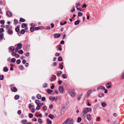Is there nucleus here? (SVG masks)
I'll return each mask as SVG.
<instances>
[{"mask_svg":"<svg viewBox=\"0 0 124 124\" xmlns=\"http://www.w3.org/2000/svg\"><path fill=\"white\" fill-rule=\"evenodd\" d=\"M93 92V90H89L86 94V96L87 98L90 95L91 93Z\"/></svg>","mask_w":124,"mask_h":124,"instance_id":"obj_1","label":"nucleus"},{"mask_svg":"<svg viewBox=\"0 0 124 124\" xmlns=\"http://www.w3.org/2000/svg\"><path fill=\"white\" fill-rule=\"evenodd\" d=\"M70 95L72 97H74L75 96V92L74 90H72L69 93Z\"/></svg>","mask_w":124,"mask_h":124,"instance_id":"obj_2","label":"nucleus"},{"mask_svg":"<svg viewBox=\"0 0 124 124\" xmlns=\"http://www.w3.org/2000/svg\"><path fill=\"white\" fill-rule=\"evenodd\" d=\"M37 101H38V102H40V101L39 100H35V103H36L37 105H39V106H42L44 105L43 103H37Z\"/></svg>","mask_w":124,"mask_h":124,"instance_id":"obj_3","label":"nucleus"},{"mask_svg":"<svg viewBox=\"0 0 124 124\" xmlns=\"http://www.w3.org/2000/svg\"><path fill=\"white\" fill-rule=\"evenodd\" d=\"M16 46H17V47L19 49H21L22 48V45L21 44H17L16 45Z\"/></svg>","mask_w":124,"mask_h":124,"instance_id":"obj_4","label":"nucleus"},{"mask_svg":"<svg viewBox=\"0 0 124 124\" xmlns=\"http://www.w3.org/2000/svg\"><path fill=\"white\" fill-rule=\"evenodd\" d=\"M6 14L9 17L12 16V13L9 11H8L7 12Z\"/></svg>","mask_w":124,"mask_h":124,"instance_id":"obj_5","label":"nucleus"},{"mask_svg":"<svg viewBox=\"0 0 124 124\" xmlns=\"http://www.w3.org/2000/svg\"><path fill=\"white\" fill-rule=\"evenodd\" d=\"M59 89L60 93H62L63 90V86H60L59 88Z\"/></svg>","mask_w":124,"mask_h":124,"instance_id":"obj_6","label":"nucleus"},{"mask_svg":"<svg viewBox=\"0 0 124 124\" xmlns=\"http://www.w3.org/2000/svg\"><path fill=\"white\" fill-rule=\"evenodd\" d=\"M60 34L58 33H55L54 35V36L55 38H58L60 37Z\"/></svg>","mask_w":124,"mask_h":124,"instance_id":"obj_7","label":"nucleus"},{"mask_svg":"<svg viewBox=\"0 0 124 124\" xmlns=\"http://www.w3.org/2000/svg\"><path fill=\"white\" fill-rule=\"evenodd\" d=\"M43 28V26H40L37 27H36L35 28V30H40L42 29Z\"/></svg>","mask_w":124,"mask_h":124,"instance_id":"obj_8","label":"nucleus"},{"mask_svg":"<svg viewBox=\"0 0 124 124\" xmlns=\"http://www.w3.org/2000/svg\"><path fill=\"white\" fill-rule=\"evenodd\" d=\"M9 49L12 52H14L15 50L14 47L13 46H11L9 47Z\"/></svg>","mask_w":124,"mask_h":124,"instance_id":"obj_9","label":"nucleus"},{"mask_svg":"<svg viewBox=\"0 0 124 124\" xmlns=\"http://www.w3.org/2000/svg\"><path fill=\"white\" fill-rule=\"evenodd\" d=\"M111 84L110 83H108L106 85V86L107 88L108 89H109L111 88Z\"/></svg>","mask_w":124,"mask_h":124,"instance_id":"obj_10","label":"nucleus"},{"mask_svg":"<svg viewBox=\"0 0 124 124\" xmlns=\"http://www.w3.org/2000/svg\"><path fill=\"white\" fill-rule=\"evenodd\" d=\"M86 118L89 121L91 119V115L90 114H88L86 115Z\"/></svg>","mask_w":124,"mask_h":124,"instance_id":"obj_11","label":"nucleus"},{"mask_svg":"<svg viewBox=\"0 0 124 124\" xmlns=\"http://www.w3.org/2000/svg\"><path fill=\"white\" fill-rule=\"evenodd\" d=\"M88 112H89V108H85L83 110V112L85 114L87 113Z\"/></svg>","mask_w":124,"mask_h":124,"instance_id":"obj_12","label":"nucleus"},{"mask_svg":"<svg viewBox=\"0 0 124 124\" xmlns=\"http://www.w3.org/2000/svg\"><path fill=\"white\" fill-rule=\"evenodd\" d=\"M11 90L12 91L14 92H16L17 90L16 88L15 87H12L11 88Z\"/></svg>","mask_w":124,"mask_h":124,"instance_id":"obj_13","label":"nucleus"},{"mask_svg":"<svg viewBox=\"0 0 124 124\" xmlns=\"http://www.w3.org/2000/svg\"><path fill=\"white\" fill-rule=\"evenodd\" d=\"M8 32L9 34H12L13 33V31L12 29H8Z\"/></svg>","mask_w":124,"mask_h":124,"instance_id":"obj_14","label":"nucleus"},{"mask_svg":"<svg viewBox=\"0 0 124 124\" xmlns=\"http://www.w3.org/2000/svg\"><path fill=\"white\" fill-rule=\"evenodd\" d=\"M53 91V90L50 89H47L46 90L47 92L49 94H50Z\"/></svg>","mask_w":124,"mask_h":124,"instance_id":"obj_15","label":"nucleus"},{"mask_svg":"<svg viewBox=\"0 0 124 124\" xmlns=\"http://www.w3.org/2000/svg\"><path fill=\"white\" fill-rule=\"evenodd\" d=\"M27 26V24L25 23H23L21 25V27L22 28H23L24 27H26Z\"/></svg>","mask_w":124,"mask_h":124,"instance_id":"obj_16","label":"nucleus"},{"mask_svg":"<svg viewBox=\"0 0 124 124\" xmlns=\"http://www.w3.org/2000/svg\"><path fill=\"white\" fill-rule=\"evenodd\" d=\"M4 38L3 34V33L0 34V39L1 40L3 39Z\"/></svg>","mask_w":124,"mask_h":124,"instance_id":"obj_17","label":"nucleus"},{"mask_svg":"<svg viewBox=\"0 0 124 124\" xmlns=\"http://www.w3.org/2000/svg\"><path fill=\"white\" fill-rule=\"evenodd\" d=\"M101 106L102 107H105L107 105L106 103L104 102H102L101 103Z\"/></svg>","mask_w":124,"mask_h":124,"instance_id":"obj_18","label":"nucleus"},{"mask_svg":"<svg viewBox=\"0 0 124 124\" xmlns=\"http://www.w3.org/2000/svg\"><path fill=\"white\" fill-rule=\"evenodd\" d=\"M70 118H68L62 124H67L68 121H70Z\"/></svg>","mask_w":124,"mask_h":124,"instance_id":"obj_19","label":"nucleus"},{"mask_svg":"<svg viewBox=\"0 0 124 124\" xmlns=\"http://www.w3.org/2000/svg\"><path fill=\"white\" fill-rule=\"evenodd\" d=\"M80 21V20H78L74 22V24L75 25H78Z\"/></svg>","mask_w":124,"mask_h":124,"instance_id":"obj_20","label":"nucleus"},{"mask_svg":"<svg viewBox=\"0 0 124 124\" xmlns=\"http://www.w3.org/2000/svg\"><path fill=\"white\" fill-rule=\"evenodd\" d=\"M46 121L47 123V124H52V121L50 120L49 119H47Z\"/></svg>","mask_w":124,"mask_h":124,"instance_id":"obj_21","label":"nucleus"},{"mask_svg":"<svg viewBox=\"0 0 124 124\" xmlns=\"http://www.w3.org/2000/svg\"><path fill=\"white\" fill-rule=\"evenodd\" d=\"M62 73V72L61 71H58L57 72V76L58 77Z\"/></svg>","mask_w":124,"mask_h":124,"instance_id":"obj_22","label":"nucleus"},{"mask_svg":"<svg viewBox=\"0 0 124 124\" xmlns=\"http://www.w3.org/2000/svg\"><path fill=\"white\" fill-rule=\"evenodd\" d=\"M48 117L51 118V119H53L54 117V116L53 115H52L51 114H50L49 116Z\"/></svg>","mask_w":124,"mask_h":124,"instance_id":"obj_23","label":"nucleus"},{"mask_svg":"<svg viewBox=\"0 0 124 124\" xmlns=\"http://www.w3.org/2000/svg\"><path fill=\"white\" fill-rule=\"evenodd\" d=\"M19 21L21 22H23L25 21V20L23 18H20V19Z\"/></svg>","mask_w":124,"mask_h":124,"instance_id":"obj_24","label":"nucleus"},{"mask_svg":"<svg viewBox=\"0 0 124 124\" xmlns=\"http://www.w3.org/2000/svg\"><path fill=\"white\" fill-rule=\"evenodd\" d=\"M51 98L53 99L52 100L53 101H54V100H56V99H55V98L54 97L50 96L49 98V99L50 100H51Z\"/></svg>","mask_w":124,"mask_h":124,"instance_id":"obj_25","label":"nucleus"},{"mask_svg":"<svg viewBox=\"0 0 124 124\" xmlns=\"http://www.w3.org/2000/svg\"><path fill=\"white\" fill-rule=\"evenodd\" d=\"M37 98L38 99H40L41 98V96L39 94H38L37 96Z\"/></svg>","mask_w":124,"mask_h":124,"instance_id":"obj_26","label":"nucleus"},{"mask_svg":"<svg viewBox=\"0 0 124 124\" xmlns=\"http://www.w3.org/2000/svg\"><path fill=\"white\" fill-rule=\"evenodd\" d=\"M12 27L10 25H6V28L7 29H10V28H12Z\"/></svg>","mask_w":124,"mask_h":124,"instance_id":"obj_27","label":"nucleus"},{"mask_svg":"<svg viewBox=\"0 0 124 124\" xmlns=\"http://www.w3.org/2000/svg\"><path fill=\"white\" fill-rule=\"evenodd\" d=\"M3 70L5 72H7L8 71V69L6 67H5L4 68Z\"/></svg>","mask_w":124,"mask_h":124,"instance_id":"obj_28","label":"nucleus"},{"mask_svg":"<svg viewBox=\"0 0 124 124\" xmlns=\"http://www.w3.org/2000/svg\"><path fill=\"white\" fill-rule=\"evenodd\" d=\"M34 29H35V28L33 27H31L30 28V31L31 32H32L34 31Z\"/></svg>","mask_w":124,"mask_h":124,"instance_id":"obj_29","label":"nucleus"},{"mask_svg":"<svg viewBox=\"0 0 124 124\" xmlns=\"http://www.w3.org/2000/svg\"><path fill=\"white\" fill-rule=\"evenodd\" d=\"M16 61V59L14 58H13L11 59V62L12 63H14Z\"/></svg>","mask_w":124,"mask_h":124,"instance_id":"obj_30","label":"nucleus"},{"mask_svg":"<svg viewBox=\"0 0 124 124\" xmlns=\"http://www.w3.org/2000/svg\"><path fill=\"white\" fill-rule=\"evenodd\" d=\"M15 99L16 100H17L19 98V96L18 95H16L14 97Z\"/></svg>","mask_w":124,"mask_h":124,"instance_id":"obj_31","label":"nucleus"},{"mask_svg":"<svg viewBox=\"0 0 124 124\" xmlns=\"http://www.w3.org/2000/svg\"><path fill=\"white\" fill-rule=\"evenodd\" d=\"M62 77L64 78H67V76L65 74H63L62 76Z\"/></svg>","mask_w":124,"mask_h":124,"instance_id":"obj_32","label":"nucleus"},{"mask_svg":"<svg viewBox=\"0 0 124 124\" xmlns=\"http://www.w3.org/2000/svg\"><path fill=\"white\" fill-rule=\"evenodd\" d=\"M34 107L33 105H32L31 104H30L29 105V108L30 109H31V108L32 107Z\"/></svg>","mask_w":124,"mask_h":124,"instance_id":"obj_33","label":"nucleus"},{"mask_svg":"<svg viewBox=\"0 0 124 124\" xmlns=\"http://www.w3.org/2000/svg\"><path fill=\"white\" fill-rule=\"evenodd\" d=\"M18 53L20 54H22L23 53V51L22 50H20L18 51Z\"/></svg>","mask_w":124,"mask_h":124,"instance_id":"obj_34","label":"nucleus"},{"mask_svg":"<svg viewBox=\"0 0 124 124\" xmlns=\"http://www.w3.org/2000/svg\"><path fill=\"white\" fill-rule=\"evenodd\" d=\"M58 60L59 61H62V58L61 56H60L58 57Z\"/></svg>","mask_w":124,"mask_h":124,"instance_id":"obj_35","label":"nucleus"},{"mask_svg":"<svg viewBox=\"0 0 124 124\" xmlns=\"http://www.w3.org/2000/svg\"><path fill=\"white\" fill-rule=\"evenodd\" d=\"M82 95V94L81 93V94H80V95L78 97L77 99L78 100H80V99Z\"/></svg>","mask_w":124,"mask_h":124,"instance_id":"obj_36","label":"nucleus"},{"mask_svg":"<svg viewBox=\"0 0 124 124\" xmlns=\"http://www.w3.org/2000/svg\"><path fill=\"white\" fill-rule=\"evenodd\" d=\"M121 79H124V72L122 73L121 76Z\"/></svg>","mask_w":124,"mask_h":124,"instance_id":"obj_37","label":"nucleus"},{"mask_svg":"<svg viewBox=\"0 0 124 124\" xmlns=\"http://www.w3.org/2000/svg\"><path fill=\"white\" fill-rule=\"evenodd\" d=\"M14 23L16 24H17L18 23V20L16 19H14Z\"/></svg>","mask_w":124,"mask_h":124,"instance_id":"obj_38","label":"nucleus"},{"mask_svg":"<svg viewBox=\"0 0 124 124\" xmlns=\"http://www.w3.org/2000/svg\"><path fill=\"white\" fill-rule=\"evenodd\" d=\"M22 123L23 124H26L27 123V121L26 120H22Z\"/></svg>","mask_w":124,"mask_h":124,"instance_id":"obj_39","label":"nucleus"},{"mask_svg":"<svg viewBox=\"0 0 124 124\" xmlns=\"http://www.w3.org/2000/svg\"><path fill=\"white\" fill-rule=\"evenodd\" d=\"M81 118L80 117H78L77 119V122L78 123L80 122L81 120Z\"/></svg>","mask_w":124,"mask_h":124,"instance_id":"obj_40","label":"nucleus"},{"mask_svg":"<svg viewBox=\"0 0 124 124\" xmlns=\"http://www.w3.org/2000/svg\"><path fill=\"white\" fill-rule=\"evenodd\" d=\"M19 68L20 69L22 70L24 69V67L23 66L20 65L19 66Z\"/></svg>","mask_w":124,"mask_h":124,"instance_id":"obj_41","label":"nucleus"},{"mask_svg":"<svg viewBox=\"0 0 124 124\" xmlns=\"http://www.w3.org/2000/svg\"><path fill=\"white\" fill-rule=\"evenodd\" d=\"M73 119L72 118H71V119H70V121H68L69 122V123L68 124H72V122H73Z\"/></svg>","mask_w":124,"mask_h":124,"instance_id":"obj_42","label":"nucleus"},{"mask_svg":"<svg viewBox=\"0 0 124 124\" xmlns=\"http://www.w3.org/2000/svg\"><path fill=\"white\" fill-rule=\"evenodd\" d=\"M20 29L18 27H17L15 28V31L16 32H18L19 31Z\"/></svg>","mask_w":124,"mask_h":124,"instance_id":"obj_43","label":"nucleus"},{"mask_svg":"<svg viewBox=\"0 0 124 124\" xmlns=\"http://www.w3.org/2000/svg\"><path fill=\"white\" fill-rule=\"evenodd\" d=\"M104 94L103 93H100L98 97H101L103 96Z\"/></svg>","mask_w":124,"mask_h":124,"instance_id":"obj_44","label":"nucleus"},{"mask_svg":"<svg viewBox=\"0 0 124 124\" xmlns=\"http://www.w3.org/2000/svg\"><path fill=\"white\" fill-rule=\"evenodd\" d=\"M64 113V110L62 109H61L60 111V114L61 115H62Z\"/></svg>","mask_w":124,"mask_h":124,"instance_id":"obj_45","label":"nucleus"},{"mask_svg":"<svg viewBox=\"0 0 124 124\" xmlns=\"http://www.w3.org/2000/svg\"><path fill=\"white\" fill-rule=\"evenodd\" d=\"M76 8H78V7L80 6V4L79 2H78L76 4Z\"/></svg>","mask_w":124,"mask_h":124,"instance_id":"obj_46","label":"nucleus"},{"mask_svg":"<svg viewBox=\"0 0 124 124\" xmlns=\"http://www.w3.org/2000/svg\"><path fill=\"white\" fill-rule=\"evenodd\" d=\"M25 30L24 29H22L21 31V33L22 34H24L25 33Z\"/></svg>","mask_w":124,"mask_h":124,"instance_id":"obj_47","label":"nucleus"},{"mask_svg":"<svg viewBox=\"0 0 124 124\" xmlns=\"http://www.w3.org/2000/svg\"><path fill=\"white\" fill-rule=\"evenodd\" d=\"M37 106L36 107V109L37 110H39L40 108V106L39 105H37Z\"/></svg>","mask_w":124,"mask_h":124,"instance_id":"obj_48","label":"nucleus"},{"mask_svg":"<svg viewBox=\"0 0 124 124\" xmlns=\"http://www.w3.org/2000/svg\"><path fill=\"white\" fill-rule=\"evenodd\" d=\"M4 78V75H1L0 76V80H2Z\"/></svg>","mask_w":124,"mask_h":124,"instance_id":"obj_49","label":"nucleus"},{"mask_svg":"<svg viewBox=\"0 0 124 124\" xmlns=\"http://www.w3.org/2000/svg\"><path fill=\"white\" fill-rule=\"evenodd\" d=\"M33 116V115L31 113H30L29 114V117L30 118H32Z\"/></svg>","mask_w":124,"mask_h":124,"instance_id":"obj_50","label":"nucleus"},{"mask_svg":"<svg viewBox=\"0 0 124 124\" xmlns=\"http://www.w3.org/2000/svg\"><path fill=\"white\" fill-rule=\"evenodd\" d=\"M82 15L83 14L81 12H79L78 13V15L79 16H82Z\"/></svg>","mask_w":124,"mask_h":124,"instance_id":"obj_51","label":"nucleus"},{"mask_svg":"<svg viewBox=\"0 0 124 124\" xmlns=\"http://www.w3.org/2000/svg\"><path fill=\"white\" fill-rule=\"evenodd\" d=\"M47 84L46 83H45L43 84V87L44 88H46L47 86Z\"/></svg>","mask_w":124,"mask_h":124,"instance_id":"obj_52","label":"nucleus"},{"mask_svg":"<svg viewBox=\"0 0 124 124\" xmlns=\"http://www.w3.org/2000/svg\"><path fill=\"white\" fill-rule=\"evenodd\" d=\"M59 67L60 68L61 70H62L63 68V66L62 65L60 64Z\"/></svg>","mask_w":124,"mask_h":124,"instance_id":"obj_53","label":"nucleus"},{"mask_svg":"<svg viewBox=\"0 0 124 124\" xmlns=\"http://www.w3.org/2000/svg\"><path fill=\"white\" fill-rule=\"evenodd\" d=\"M75 9L74 7H73L71 9L70 12H73L74 11H75Z\"/></svg>","mask_w":124,"mask_h":124,"instance_id":"obj_54","label":"nucleus"},{"mask_svg":"<svg viewBox=\"0 0 124 124\" xmlns=\"http://www.w3.org/2000/svg\"><path fill=\"white\" fill-rule=\"evenodd\" d=\"M16 63L18 64H19L21 62V61L20 60H18L16 61Z\"/></svg>","mask_w":124,"mask_h":124,"instance_id":"obj_55","label":"nucleus"},{"mask_svg":"<svg viewBox=\"0 0 124 124\" xmlns=\"http://www.w3.org/2000/svg\"><path fill=\"white\" fill-rule=\"evenodd\" d=\"M38 122L39 123H41L42 122V120L40 118H39V119H38Z\"/></svg>","mask_w":124,"mask_h":124,"instance_id":"obj_56","label":"nucleus"},{"mask_svg":"<svg viewBox=\"0 0 124 124\" xmlns=\"http://www.w3.org/2000/svg\"><path fill=\"white\" fill-rule=\"evenodd\" d=\"M0 23L1 24H3L5 23L4 21L3 20H1L0 21Z\"/></svg>","mask_w":124,"mask_h":124,"instance_id":"obj_57","label":"nucleus"},{"mask_svg":"<svg viewBox=\"0 0 124 124\" xmlns=\"http://www.w3.org/2000/svg\"><path fill=\"white\" fill-rule=\"evenodd\" d=\"M4 31V30L3 28H1L0 29V33H1Z\"/></svg>","mask_w":124,"mask_h":124,"instance_id":"obj_58","label":"nucleus"},{"mask_svg":"<svg viewBox=\"0 0 124 124\" xmlns=\"http://www.w3.org/2000/svg\"><path fill=\"white\" fill-rule=\"evenodd\" d=\"M17 32V33L18 35L19 36H20L21 35V32H20V31H19L18 32Z\"/></svg>","mask_w":124,"mask_h":124,"instance_id":"obj_59","label":"nucleus"},{"mask_svg":"<svg viewBox=\"0 0 124 124\" xmlns=\"http://www.w3.org/2000/svg\"><path fill=\"white\" fill-rule=\"evenodd\" d=\"M87 7V5H86L85 4H84L83 5V6L82 7V8H86Z\"/></svg>","mask_w":124,"mask_h":124,"instance_id":"obj_60","label":"nucleus"},{"mask_svg":"<svg viewBox=\"0 0 124 124\" xmlns=\"http://www.w3.org/2000/svg\"><path fill=\"white\" fill-rule=\"evenodd\" d=\"M118 121H115L113 123V124H117Z\"/></svg>","mask_w":124,"mask_h":124,"instance_id":"obj_61","label":"nucleus"},{"mask_svg":"<svg viewBox=\"0 0 124 124\" xmlns=\"http://www.w3.org/2000/svg\"><path fill=\"white\" fill-rule=\"evenodd\" d=\"M46 100V98L45 97H42L41 98V100L43 101H45Z\"/></svg>","mask_w":124,"mask_h":124,"instance_id":"obj_62","label":"nucleus"},{"mask_svg":"<svg viewBox=\"0 0 124 124\" xmlns=\"http://www.w3.org/2000/svg\"><path fill=\"white\" fill-rule=\"evenodd\" d=\"M29 52H27L25 54V56L26 57H28L29 55Z\"/></svg>","mask_w":124,"mask_h":124,"instance_id":"obj_63","label":"nucleus"},{"mask_svg":"<svg viewBox=\"0 0 124 124\" xmlns=\"http://www.w3.org/2000/svg\"><path fill=\"white\" fill-rule=\"evenodd\" d=\"M17 113L19 115H20L21 114V112L20 110H19L18 111Z\"/></svg>","mask_w":124,"mask_h":124,"instance_id":"obj_64","label":"nucleus"}]
</instances>
